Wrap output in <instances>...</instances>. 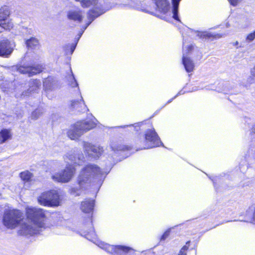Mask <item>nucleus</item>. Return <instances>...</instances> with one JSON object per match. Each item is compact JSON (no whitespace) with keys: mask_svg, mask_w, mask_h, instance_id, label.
I'll return each mask as SVG.
<instances>
[{"mask_svg":"<svg viewBox=\"0 0 255 255\" xmlns=\"http://www.w3.org/2000/svg\"><path fill=\"white\" fill-rule=\"evenodd\" d=\"M26 44L28 48L36 49L39 46V42L37 39L31 37L26 41Z\"/></svg>","mask_w":255,"mask_h":255,"instance_id":"obj_25","label":"nucleus"},{"mask_svg":"<svg viewBox=\"0 0 255 255\" xmlns=\"http://www.w3.org/2000/svg\"><path fill=\"white\" fill-rule=\"evenodd\" d=\"M83 11L78 7L72 8L67 11L68 20L80 23L83 19Z\"/></svg>","mask_w":255,"mask_h":255,"instance_id":"obj_12","label":"nucleus"},{"mask_svg":"<svg viewBox=\"0 0 255 255\" xmlns=\"http://www.w3.org/2000/svg\"><path fill=\"white\" fill-rule=\"evenodd\" d=\"M189 243H190V241H188L186 243V245H185L184 246H183L182 247V248L181 249V250L180 251V252L178 254V255H186V252L188 249Z\"/></svg>","mask_w":255,"mask_h":255,"instance_id":"obj_31","label":"nucleus"},{"mask_svg":"<svg viewBox=\"0 0 255 255\" xmlns=\"http://www.w3.org/2000/svg\"><path fill=\"white\" fill-rule=\"evenodd\" d=\"M87 26H85L81 30H85L87 28Z\"/></svg>","mask_w":255,"mask_h":255,"instance_id":"obj_41","label":"nucleus"},{"mask_svg":"<svg viewBox=\"0 0 255 255\" xmlns=\"http://www.w3.org/2000/svg\"><path fill=\"white\" fill-rule=\"evenodd\" d=\"M142 123H135V124H133V125L124 126L123 127V128H125L126 127H130V126H133V127H134L135 128H136L137 127L140 126V125H142Z\"/></svg>","mask_w":255,"mask_h":255,"instance_id":"obj_34","label":"nucleus"},{"mask_svg":"<svg viewBox=\"0 0 255 255\" xmlns=\"http://www.w3.org/2000/svg\"><path fill=\"white\" fill-rule=\"evenodd\" d=\"M27 222H23L22 213L18 210H8L3 216V225L9 229H14L19 225L18 233L21 235H32L40 231L44 227L45 215L42 209L35 207L26 209Z\"/></svg>","mask_w":255,"mask_h":255,"instance_id":"obj_1","label":"nucleus"},{"mask_svg":"<svg viewBox=\"0 0 255 255\" xmlns=\"http://www.w3.org/2000/svg\"><path fill=\"white\" fill-rule=\"evenodd\" d=\"M172 0V4L173 5V8H172V14H173V18L177 20L180 21V19L178 17V7H179V4L180 1L181 0Z\"/></svg>","mask_w":255,"mask_h":255,"instance_id":"obj_22","label":"nucleus"},{"mask_svg":"<svg viewBox=\"0 0 255 255\" xmlns=\"http://www.w3.org/2000/svg\"><path fill=\"white\" fill-rule=\"evenodd\" d=\"M193 48L192 45H186L184 42H183L182 63L186 71L188 73L193 71L194 68V63L193 61L187 57L188 54L192 51Z\"/></svg>","mask_w":255,"mask_h":255,"instance_id":"obj_8","label":"nucleus"},{"mask_svg":"<svg viewBox=\"0 0 255 255\" xmlns=\"http://www.w3.org/2000/svg\"><path fill=\"white\" fill-rule=\"evenodd\" d=\"M43 67L42 65H38L36 66H20L18 68L17 71L23 74H27L30 77L36 75L42 71Z\"/></svg>","mask_w":255,"mask_h":255,"instance_id":"obj_13","label":"nucleus"},{"mask_svg":"<svg viewBox=\"0 0 255 255\" xmlns=\"http://www.w3.org/2000/svg\"><path fill=\"white\" fill-rule=\"evenodd\" d=\"M86 238L96 244L100 248L113 255H134V252L130 248L123 246H113L100 241L96 239V234L92 227L86 235Z\"/></svg>","mask_w":255,"mask_h":255,"instance_id":"obj_4","label":"nucleus"},{"mask_svg":"<svg viewBox=\"0 0 255 255\" xmlns=\"http://www.w3.org/2000/svg\"><path fill=\"white\" fill-rule=\"evenodd\" d=\"M10 14L9 8L4 6L0 9V26L5 30H10L13 27V24L8 18Z\"/></svg>","mask_w":255,"mask_h":255,"instance_id":"obj_9","label":"nucleus"},{"mask_svg":"<svg viewBox=\"0 0 255 255\" xmlns=\"http://www.w3.org/2000/svg\"><path fill=\"white\" fill-rule=\"evenodd\" d=\"M230 3L234 6H236L238 5V4L242 0H228Z\"/></svg>","mask_w":255,"mask_h":255,"instance_id":"obj_33","label":"nucleus"},{"mask_svg":"<svg viewBox=\"0 0 255 255\" xmlns=\"http://www.w3.org/2000/svg\"><path fill=\"white\" fill-rule=\"evenodd\" d=\"M105 12V11L104 10V9L100 8L98 5L94 9L90 10L88 13V18L89 21L85 26L87 27L96 17L99 16Z\"/></svg>","mask_w":255,"mask_h":255,"instance_id":"obj_15","label":"nucleus"},{"mask_svg":"<svg viewBox=\"0 0 255 255\" xmlns=\"http://www.w3.org/2000/svg\"><path fill=\"white\" fill-rule=\"evenodd\" d=\"M76 46V44H75V45H72V46L71 47V54H72L73 52H74V51L75 50Z\"/></svg>","mask_w":255,"mask_h":255,"instance_id":"obj_39","label":"nucleus"},{"mask_svg":"<svg viewBox=\"0 0 255 255\" xmlns=\"http://www.w3.org/2000/svg\"><path fill=\"white\" fill-rule=\"evenodd\" d=\"M29 89L27 92H23L22 95L23 96H29V94L36 92L41 86V82L39 80L35 79L30 80L29 82Z\"/></svg>","mask_w":255,"mask_h":255,"instance_id":"obj_17","label":"nucleus"},{"mask_svg":"<svg viewBox=\"0 0 255 255\" xmlns=\"http://www.w3.org/2000/svg\"><path fill=\"white\" fill-rule=\"evenodd\" d=\"M84 32V30H81L78 35V37L77 38V40L78 41L79 40V39L80 38V37H81V36L82 35L83 33Z\"/></svg>","mask_w":255,"mask_h":255,"instance_id":"obj_37","label":"nucleus"},{"mask_svg":"<svg viewBox=\"0 0 255 255\" xmlns=\"http://www.w3.org/2000/svg\"><path fill=\"white\" fill-rule=\"evenodd\" d=\"M83 148L85 152L91 159H97L103 152V147L92 145L90 143L83 142Z\"/></svg>","mask_w":255,"mask_h":255,"instance_id":"obj_10","label":"nucleus"},{"mask_svg":"<svg viewBox=\"0 0 255 255\" xmlns=\"http://www.w3.org/2000/svg\"><path fill=\"white\" fill-rule=\"evenodd\" d=\"M11 135L10 131L7 129H3L0 131V143L5 142L11 138Z\"/></svg>","mask_w":255,"mask_h":255,"instance_id":"obj_24","label":"nucleus"},{"mask_svg":"<svg viewBox=\"0 0 255 255\" xmlns=\"http://www.w3.org/2000/svg\"><path fill=\"white\" fill-rule=\"evenodd\" d=\"M32 174L28 171H25L20 173V177L22 180L29 181L32 178Z\"/></svg>","mask_w":255,"mask_h":255,"instance_id":"obj_26","label":"nucleus"},{"mask_svg":"<svg viewBox=\"0 0 255 255\" xmlns=\"http://www.w3.org/2000/svg\"><path fill=\"white\" fill-rule=\"evenodd\" d=\"M144 145L140 149L151 148L163 145L154 128L147 129L145 133Z\"/></svg>","mask_w":255,"mask_h":255,"instance_id":"obj_7","label":"nucleus"},{"mask_svg":"<svg viewBox=\"0 0 255 255\" xmlns=\"http://www.w3.org/2000/svg\"><path fill=\"white\" fill-rule=\"evenodd\" d=\"M238 42L237 41V42H236V45H238Z\"/></svg>","mask_w":255,"mask_h":255,"instance_id":"obj_43","label":"nucleus"},{"mask_svg":"<svg viewBox=\"0 0 255 255\" xmlns=\"http://www.w3.org/2000/svg\"><path fill=\"white\" fill-rule=\"evenodd\" d=\"M94 205V200L86 199L85 201L82 202L81 209L84 213H90L93 211Z\"/></svg>","mask_w":255,"mask_h":255,"instance_id":"obj_18","label":"nucleus"},{"mask_svg":"<svg viewBox=\"0 0 255 255\" xmlns=\"http://www.w3.org/2000/svg\"><path fill=\"white\" fill-rule=\"evenodd\" d=\"M96 165L89 164L84 167L80 171L78 177V187L71 188V193L75 196H79L82 191L85 190L93 178L101 179L102 176L107 174Z\"/></svg>","mask_w":255,"mask_h":255,"instance_id":"obj_3","label":"nucleus"},{"mask_svg":"<svg viewBox=\"0 0 255 255\" xmlns=\"http://www.w3.org/2000/svg\"><path fill=\"white\" fill-rule=\"evenodd\" d=\"M255 39V30L249 33L246 37V40L248 42H251Z\"/></svg>","mask_w":255,"mask_h":255,"instance_id":"obj_30","label":"nucleus"},{"mask_svg":"<svg viewBox=\"0 0 255 255\" xmlns=\"http://www.w3.org/2000/svg\"><path fill=\"white\" fill-rule=\"evenodd\" d=\"M128 4L131 7L134 8L135 9L142 11H145L147 12H149V10L146 7H144L142 5V4L141 3V2L138 1L137 0H129Z\"/></svg>","mask_w":255,"mask_h":255,"instance_id":"obj_20","label":"nucleus"},{"mask_svg":"<svg viewBox=\"0 0 255 255\" xmlns=\"http://www.w3.org/2000/svg\"><path fill=\"white\" fill-rule=\"evenodd\" d=\"M77 1H80L83 7H88L91 5H93L94 9L97 5L100 6V8H103L102 5L97 2V0H75Z\"/></svg>","mask_w":255,"mask_h":255,"instance_id":"obj_21","label":"nucleus"},{"mask_svg":"<svg viewBox=\"0 0 255 255\" xmlns=\"http://www.w3.org/2000/svg\"><path fill=\"white\" fill-rule=\"evenodd\" d=\"M251 73L252 75L255 77V66L251 69Z\"/></svg>","mask_w":255,"mask_h":255,"instance_id":"obj_38","label":"nucleus"},{"mask_svg":"<svg viewBox=\"0 0 255 255\" xmlns=\"http://www.w3.org/2000/svg\"><path fill=\"white\" fill-rule=\"evenodd\" d=\"M43 86L47 90H50L52 88V85L51 83V79L48 78L44 80L43 81Z\"/></svg>","mask_w":255,"mask_h":255,"instance_id":"obj_29","label":"nucleus"},{"mask_svg":"<svg viewBox=\"0 0 255 255\" xmlns=\"http://www.w3.org/2000/svg\"><path fill=\"white\" fill-rule=\"evenodd\" d=\"M96 125L94 121L78 122L68 131V136L71 139H77L84 132L95 128Z\"/></svg>","mask_w":255,"mask_h":255,"instance_id":"obj_5","label":"nucleus"},{"mask_svg":"<svg viewBox=\"0 0 255 255\" xmlns=\"http://www.w3.org/2000/svg\"><path fill=\"white\" fill-rule=\"evenodd\" d=\"M42 114V111L41 109H38L33 111L31 115V118L33 120H37L39 116Z\"/></svg>","mask_w":255,"mask_h":255,"instance_id":"obj_28","label":"nucleus"},{"mask_svg":"<svg viewBox=\"0 0 255 255\" xmlns=\"http://www.w3.org/2000/svg\"><path fill=\"white\" fill-rule=\"evenodd\" d=\"M105 12V11L104 10V9L100 8L98 5L94 9L90 10L88 13V18L89 21L85 26L87 27L96 17L99 16Z\"/></svg>","mask_w":255,"mask_h":255,"instance_id":"obj_16","label":"nucleus"},{"mask_svg":"<svg viewBox=\"0 0 255 255\" xmlns=\"http://www.w3.org/2000/svg\"><path fill=\"white\" fill-rule=\"evenodd\" d=\"M183 93H182V91H180L174 98H173L171 99L170 100H169L167 102V104H169V103H171L174 99H175L176 97H177L178 95H181Z\"/></svg>","mask_w":255,"mask_h":255,"instance_id":"obj_35","label":"nucleus"},{"mask_svg":"<svg viewBox=\"0 0 255 255\" xmlns=\"http://www.w3.org/2000/svg\"><path fill=\"white\" fill-rule=\"evenodd\" d=\"M71 72V75H70L68 78V84L70 85L72 87H78V84L77 83V82L75 79L72 72Z\"/></svg>","mask_w":255,"mask_h":255,"instance_id":"obj_27","label":"nucleus"},{"mask_svg":"<svg viewBox=\"0 0 255 255\" xmlns=\"http://www.w3.org/2000/svg\"><path fill=\"white\" fill-rule=\"evenodd\" d=\"M197 36L200 37L201 38H205L208 39L211 37H214L215 38H218L222 37L220 34H216L214 35L211 32H209L208 31H197Z\"/></svg>","mask_w":255,"mask_h":255,"instance_id":"obj_23","label":"nucleus"},{"mask_svg":"<svg viewBox=\"0 0 255 255\" xmlns=\"http://www.w3.org/2000/svg\"><path fill=\"white\" fill-rule=\"evenodd\" d=\"M123 149H124V148H120L119 149H117V150H123Z\"/></svg>","mask_w":255,"mask_h":255,"instance_id":"obj_42","label":"nucleus"},{"mask_svg":"<svg viewBox=\"0 0 255 255\" xmlns=\"http://www.w3.org/2000/svg\"><path fill=\"white\" fill-rule=\"evenodd\" d=\"M84 159V156L80 151H74L68 153L65 156L64 160L69 165H67L64 169L52 174V179L58 182H69L73 178L76 172L74 165L70 164L79 165L83 162Z\"/></svg>","mask_w":255,"mask_h":255,"instance_id":"obj_2","label":"nucleus"},{"mask_svg":"<svg viewBox=\"0 0 255 255\" xmlns=\"http://www.w3.org/2000/svg\"><path fill=\"white\" fill-rule=\"evenodd\" d=\"M13 50V44L7 39L0 41V56L8 57Z\"/></svg>","mask_w":255,"mask_h":255,"instance_id":"obj_11","label":"nucleus"},{"mask_svg":"<svg viewBox=\"0 0 255 255\" xmlns=\"http://www.w3.org/2000/svg\"><path fill=\"white\" fill-rule=\"evenodd\" d=\"M253 210L252 209H249V210H247V216H249L250 217H251V216L252 215V214H253Z\"/></svg>","mask_w":255,"mask_h":255,"instance_id":"obj_36","label":"nucleus"},{"mask_svg":"<svg viewBox=\"0 0 255 255\" xmlns=\"http://www.w3.org/2000/svg\"><path fill=\"white\" fill-rule=\"evenodd\" d=\"M170 229H169L163 233L160 238L161 241H164L168 237L170 233Z\"/></svg>","mask_w":255,"mask_h":255,"instance_id":"obj_32","label":"nucleus"},{"mask_svg":"<svg viewBox=\"0 0 255 255\" xmlns=\"http://www.w3.org/2000/svg\"><path fill=\"white\" fill-rule=\"evenodd\" d=\"M112 149H113V150H115L114 148H113V147H112Z\"/></svg>","mask_w":255,"mask_h":255,"instance_id":"obj_44","label":"nucleus"},{"mask_svg":"<svg viewBox=\"0 0 255 255\" xmlns=\"http://www.w3.org/2000/svg\"><path fill=\"white\" fill-rule=\"evenodd\" d=\"M38 203L45 206H58L59 205V196L56 190L45 192L38 198Z\"/></svg>","mask_w":255,"mask_h":255,"instance_id":"obj_6","label":"nucleus"},{"mask_svg":"<svg viewBox=\"0 0 255 255\" xmlns=\"http://www.w3.org/2000/svg\"><path fill=\"white\" fill-rule=\"evenodd\" d=\"M251 132L255 133V125L254 126V127L252 128Z\"/></svg>","mask_w":255,"mask_h":255,"instance_id":"obj_40","label":"nucleus"},{"mask_svg":"<svg viewBox=\"0 0 255 255\" xmlns=\"http://www.w3.org/2000/svg\"><path fill=\"white\" fill-rule=\"evenodd\" d=\"M71 107L80 112H84L86 109V106L82 97L80 101L75 100L72 101Z\"/></svg>","mask_w":255,"mask_h":255,"instance_id":"obj_19","label":"nucleus"},{"mask_svg":"<svg viewBox=\"0 0 255 255\" xmlns=\"http://www.w3.org/2000/svg\"><path fill=\"white\" fill-rule=\"evenodd\" d=\"M254 20L253 15L248 14L242 15L237 21V26L240 29H244L249 27Z\"/></svg>","mask_w":255,"mask_h":255,"instance_id":"obj_14","label":"nucleus"}]
</instances>
